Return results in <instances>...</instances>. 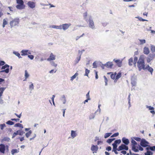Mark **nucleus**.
I'll return each instance as SVG.
<instances>
[{
	"label": "nucleus",
	"mask_w": 155,
	"mask_h": 155,
	"mask_svg": "<svg viewBox=\"0 0 155 155\" xmlns=\"http://www.w3.org/2000/svg\"><path fill=\"white\" fill-rule=\"evenodd\" d=\"M136 18H138V19L140 21H147V20L146 19H143L141 17H136Z\"/></svg>",
	"instance_id": "obj_57"
},
{
	"label": "nucleus",
	"mask_w": 155,
	"mask_h": 155,
	"mask_svg": "<svg viewBox=\"0 0 155 155\" xmlns=\"http://www.w3.org/2000/svg\"><path fill=\"white\" fill-rule=\"evenodd\" d=\"M131 143L132 144V146H136V145L137 144V142L134 140L133 138H131Z\"/></svg>",
	"instance_id": "obj_22"
},
{
	"label": "nucleus",
	"mask_w": 155,
	"mask_h": 155,
	"mask_svg": "<svg viewBox=\"0 0 155 155\" xmlns=\"http://www.w3.org/2000/svg\"><path fill=\"white\" fill-rule=\"evenodd\" d=\"M137 60L138 58L137 57L135 56L134 57V64L135 66L136 65V64L137 61Z\"/></svg>",
	"instance_id": "obj_42"
},
{
	"label": "nucleus",
	"mask_w": 155,
	"mask_h": 155,
	"mask_svg": "<svg viewBox=\"0 0 155 155\" xmlns=\"http://www.w3.org/2000/svg\"><path fill=\"white\" fill-rule=\"evenodd\" d=\"M121 143V140L120 139H118L115 140L114 143L112 144L116 146H117Z\"/></svg>",
	"instance_id": "obj_19"
},
{
	"label": "nucleus",
	"mask_w": 155,
	"mask_h": 155,
	"mask_svg": "<svg viewBox=\"0 0 155 155\" xmlns=\"http://www.w3.org/2000/svg\"><path fill=\"white\" fill-rule=\"evenodd\" d=\"M147 147H148L146 148V149L147 151L149 150L152 151H155V146H150L148 145Z\"/></svg>",
	"instance_id": "obj_14"
},
{
	"label": "nucleus",
	"mask_w": 155,
	"mask_h": 155,
	"mask_svg": "<svg viewBox=\"0 0 155 155\" xmlns=\"http://www.w3.org/2000/svg\"><path fill=\"white\" fill-rule=\"evenodd\" d=\"M119 134L118 132L115 133L113 134L111 137H117L119 135Z\"/></svg>",
	"instance_id": "obj_51"
},
{
	"label": "nucleus",
	"mask_w": 155,
	"mask_h": 155,
	"mask_svg": "<svg viewBox=\"0 0 155 155\" xmlns=\"http://www.w3.org/2000/svg\"><path fill=\"white\" fill-rule=\"evenodd\" d=\"M19 131H18V130L16 131V132H14L13 133L12 136V138H14L15 137V136L16 135L18 134V132H19Z\"/></svg>",
	"instance_id": "obj_48"
},
{
	"label": "nucleus",
	"mask_w": 155,
	"mask_h": 155,
	"mask_svg": "<svg viewBox=\"0 0 155 155\" xmlns=\"http://www.w3.org/2000/svg\"><path fill=\"white\" fill-rule=\"evenodd\" d=\"M5 63V62L3 61H0V66L4 65Z\"/></svg>",
	"instance_id": "obj_59"
},
{
	"label": "nucleus",
	"mask_w": 155,
	"mask_h": 155,
	"mask_svg": "<svg viewBox=\"0 0 155 155\" xmlns=\"http://www.w3.org/2000/svg\"><path fill=\"white\" fill-rule=\"evenodd\" d=\"M117 74V73L115 72L114 74H111L110 75V77L113 79H114L116 78V76Z\"/></svg>",
	"instance_id": "obj_39"
},
{
	"label": "nucleus",
	"mask_w": 155,
	"mask_h": 155,
	"mask_svg": "<svg viewBox=\"0 0 155 155\" xmlns=\"http://www.w3.org/2000/svg\"><path fill=\"white\" fill-rule=\"evenodd\" d=\"M143 52L145 54H148L150 53V50L149 48L145 47L143 48Z\"/></svg>",
	"instance_id": "obj_17"
},
{
	"label": "nucleus",
	"mask_w": 155,
	"mask_h": 155,
	"mask_svg": "<svg viewBox=\"0 0 155 155\" xmlns=\"http://www.w3.org/2000/svg\"><path fill=\"white\" fill-rule=\"evenodd\" d=\"M71 25V23H65L61 25V29L64 31L67 30Z\"/></svg>",
	"instance_id": "obj_6"
},
{
	"label": "nucleus",
	"mask_w": 155,
	"mask_h": 155,
	"mask_svg": "<svg viewBox=\"0 0 155 155\" xmlns=\"http://www.w3.org/2000/svg\"><path fill=\"white\" fill-rule=\"evenodd\" d=\"M132 149L134 152H137L139 151V150L136 148V146H132Z\"/></svg>",
	"instance_id": "obj_32"
},
{
	"label": "nucleus",
	"mask_w": 155,
	"mask_h": 155,
	"mask_svg": "<svg viewBox=\"0 0 155 155\" xmlns=\"http://www.w3.org/2000/svg\"><path fill=\"white\" fill-rule=\"evenodd\" d=\"M51 27L53 28H56V29H61V25H60V26L53 25L51 26Z\"/></svg>",
	"instance_id": "obj_28"
},
{
	"label": "nucleus",
	"mask_w": 155,
	"mask_h": 155,
	"mask_svg": "<svg viewBox=\"0 0 155 155\" xmlns=\"http://www.w3.org/2000/svg\"><path fill=\"white\" fill-rule=\"evenodd\" d=\"M19 152L16 149H13L11 150V153L12 154L14 155L15 153H18Z\"/></svg>",
	"instance_id": "obj_31"
},
{
	"label": "nucleus",
	"mask_w": 155,
	"mask_h": 155,
	"mask_svg": "<svg viewBox=\"0 0 155 155\" xmlns=\"http://www.w3.org/2000/svg\"><path fill=\"white\" fill-rule=\"evenodd\" d=\"M55 59V56L52 53H51L50 54V57L48 58L47 60L50 61L52 60H54Z\"/></svg>",
	"instance_id": "obj_16"
},
{
	"label": "nucleus",
	"mask_w": 155,
	"mask_h": 155,
	"mask_svg": "<svg viewBox=\"0 0 155 155\" xmlns=\"http://www.w3.org/2000/svg\"><path fill=\"white\" fill-rule=\"evenodd\" d=\"M104 78L105 79V85L107 86V82L108 81V80L105 76H104Z\"/></svg>",
	"instance_id": "obj_56"
},
{
	"label": "nucleus",
	"mask_w": 155,
	"mask_h": 155,
	"mask_svg": "<svg viewBox=\"0 0 155 155\" xmlns=\"http://www.w3.org/2000/svg\"><path fill=\"white\" fill-rule=\"evenodd\" d=\"M61 100L62 101L63 104H65L66 103V100L64 95H63L62 96L61 98Z\"/></svg>",
	"instance_id": "obj_26"
},
{
	"label": "nucleus",
	"mask_w": 155,
	"mask_h": 155,
	"mask_svg": "<svg viewBox=\"0 0 155 155\" xmlns=\"http://www.w3.org/2000/svg\"><path fill=\"white\" fill-rule=\"evenodd\" d=\"M28 57L31 60H32L34 58V56L32 55H28Z\"/></svg>",
	"instance_id": "obj_62"
},
{
	"label": "nucleus",
	"mask_w": 155,
	"mask_h": 155,
	"mask_svg": "<svg viewBox=\"0 0 155 155\" xmlns=\"http://www.w3.org/2000/svg\"><path fill=\"white\" fill-rule=\"evenodd\" d=\"M112 149L111 147L110 146H108L107 147H106V150L109 151L110 150H111Z\"/></svg>",
	"instance_id": "obj_55"
},
{
	"label": "nucleus",
	"mask_w": 155,
	"mask_h": 155,
	"mask_svg": "<svg viewBox=\"0 0 155 155\" xmlns=\"http://www.w3.org/2000/svg\"><path fill=\"white\" fill-rule=\"evenodd\" d=\"M9 66L7 64H5V65H3L1 69H4L0 71V73H2L5 72L6 74H8L9 72Z\"/></svg>",
	"instance_id": "obj_4"
},
{
	"label": "nucleus",
	"mask_w": 155,
	"mask_h": 155,
	"mask_svg": "<svg viewBox=\"0 0 155 155\" xmlns=\"http://www.w3.org/2000/svg\"><path fill=\"white\" fill-rule=\"evenodd\" d=\"M8 24V22L7 21L5 20V19H4L3 20V24H2V27L3 28H4L5 26L7 25Z\"/></svg>",
	"instance_id": "obj_35"
},
{
	"label": "nucleus",
	"mask_w": 155,
	"mask_h": 155,
	"mask_svg": "<svg viewBox=\"0 0 155 155\" xmlns=\"http://www.w3.org/2000/svg\"><path fill=\"white\" fill-rule=\"evenodd\" d=\"M16 2L18 4L24 5V2L22 0H16Z\"/></svg>",
	"instance_id": "obj_36"
},
{
	"label": "nucleus",
	"mask_w": 155,
	"mask_h": 155,
	"mask_svg": "<svg viewBox=\"0 0 155 155\" xmlns=\"http://www.w3.org/2000/svg\"><path fill=\"white\" fill-rule=\"evenodd\" d=\"M133 59L132 58H131L129 59L128 64L130 66H132L133 65Z\"/></svg>",
	"instance_id": "obj_30"
},
{
	"label": "nucleus",
	"mask_w": 155,
	"mask_h": 155,
	"mask_svg": "<svg viewBox=\"0 0 155 155\" xmlns=\"http://www.w3.org/2000/svg\"><path fill=\"white\" fill-rule=\"evenodd\" d=\"M6 87H0V92L3 93V91H4Z\"/></svg>",
	"instance_id": "obj_58"
},
{
	"label": "nucleus",
	"mask_w": 155,
	"mask_h": 155,
	"mask_svg": "<svg viewBox=\"0 0 155 155\" xmlns=\"http://www.w3.org/2000/svg\"><path fill=\"white\" fill-rule=\"evenodd\" d=\"M81 54L79 57H78L76 58V59L75 61V64H77L78 63L79 61L80 60L81 58Z\"/></svg>",
	"instance_id": "obj_29"
},
{
	"label": "nucleus",
	"mask_w": 155,
	"mask_h": 155,
	"mask_svg": "<svg viewBox=\"0 0 155 155\" xmlns=\"http://www.w3.org/2000/svg\"><path fill=\"white\" fill-rule=\"evenodd\" d=\"M151 50L152 52L153 53L155 52V46L153 45H151L150 46Z\"/></svg>",
	"instance_id": "obj_41"
},
{
	"label": "nucleus",
	"mask_w": 155,
	"mask_h": 155,
	"mask_svg": "<svg viewBox=\"0 0 155 155\" xmlns=\"http://www.w3.org/2000/svg\"><path fill=\"white\" fill-rule=\"evenodd\" d=\"M111 133H106L104 135V137L105 138H107L108 137H110L112 134Z\"/></svg>",
	"instance_id": "obj_34"
},
{
	"label": "nucleus",
	"mask_w": 155,
	"mask_h": 155,
	"mask_svg": "<svg viewBox=\"0 0 155 155\" xmlns=\"http://www.w3.org/2000/svg\"><path fill=\"white\" fill-rule=\"evenodd\" d=\"M89 17V19H86V21L87 22H89V27L92 29H95L94 23L93 21L92 16L90 15Z\"/></svg>",
	"instance_id": "obj_2"
},
{
	"label": "nucleus",
	"mask_w": 155,
	"mask_h": 155,
	"mask_svg": "<svg viewBox=\"0 0 155 155\" xmlns=\"http://www.w3.org/2000/svg\"><path fill=\"white\" fill-rule=\"evenodd\" d=\"M71 136L73 138L76 137V134L75 131L73 130L71 131Z\"/></svg>",
	"instance_id": "obj_24"
},
{
	"label": "nucleus",
	"mask_w": 155,
	"mask_h": 155,
	"mask_svg": "<svg viewBox=\"0 0 155 155\" xmlns=\"http://www.w3.org/2000/svg\"><path fill=\"white\" fill-rule=\"evenodd\" d=\"M16 7L18 9L21 10L25 8V5H24L18 4L16 6Z\"/></svg>",
	"instance_id": "obj_18"
},
{
	"label": "nucleus",
	"mask_w": 155,
	"mask_h": 155,
	"mask_svg": "<svg viewBox=\"0 0 155 155\" xmlns=\"http://www.w3.org/2000/svg\"><path fill=\"white\" fill-rule=\"evenodd\" d=\"M140 42V44L141 45L146 43V40L145 39H139Z\"/></svg>",
	"instance_id": "obj_47"
},
{
	"label": "nucleus",
	"mask_w": 155,
	"mask_h": 155,
	"mask_svg": "<svg viewBox=\"0 0 155 155\" xmlns=\"http://www.w3.org/2000/svg\"><path fill=\"white\" fill-rule=\"evenodd\" d=\"M32 133V131L31 130H29L28 132L25 134V136L27 138H28L31 135Z\"/></svg>",
	"instance_id": "obj_37"
},
{
	"label": "nucleus",
	"mask_w": 155,
	"mask_h": 155,
	"mask_svg": "<svg viewBox=\"0 0 155 155\" xmlns=\"http://www.w3.org/2000/svg\"><path fill=\"white\" fill-rule=\"evenodd\" d=\"M112 145L113 146V149L112 151L117 150L118 151H120V150H119V147L118 148H117V146H116L112 144Z\"/></svg>",
	"instance_id": "obj_25"
},
{
	"label": "nucleus",
	"mask_w": 155,
	"mask_h": 155,
	"mask_svg": "<svg viewBox=\"0 0 155 155\" xmlns=\"http://www.w3.org/2000/svg\"><path fill=\"white\" fill-rule=\"evenodd\" d=\"M15 127H21V128H23V127L22 124H20V123H18L16 124L15 125Z\"/></svg>",
	"instance_id": "obj_33"
},
{
	"label": "nucleus",
	"mask_w": 155,
	"mask_h": 155,
	"mask_svg": "<svg viewBox=\"0 0 155 155\" xmlns=\"http://www.w3.org/2000/svg\"><path fill=\"white\" fill-rule=\"evenodd\" d=\"M90 70H88L87 69H86L85 71V74H84V75L88 76V74L90 72Z\"/></svg>",
	"instance_id": "obj_49"
},
{
	"label": "nucleus",
	"mask_w": 155,
	"mask_h": 155,
	"mask_svg": "<svg viewBox=\"0 0 155 155\" xmlns=\"http://www.w3.org/2000/svg\"><path fill=\"white\" fill-rule=\"evenodd\" d=\"M137 63V66L139 71H140L141 69L143 70L145 68V65L144 55H142L140 56Z\"/></svg>",
	"instance_id": "obj_1"
},
{
	"label": "nucleus",
	"mask_w": 155,
	"mask_h": 155,
	"mask_svg": "<svg viewBox=\"0 0 155 155\" xmlns=\"http://www.w3.org/2000/svg\"><path fill=\"white\" fill-rule=\"evenodd\" d=\"M19 131L18 132V135L20 136H22L23 134L25 133V132L21 130H18Z\"/></svg>",
	"instance_id": "obj_52"
},
{
	"label": "nucleus",
	"mask_w": 155,
	"mask_h": 155,
	"mask_svg": "<svg viewBox=\"0 0 155 155\" xmlns=\"http://www.w3.org/2000/svg\"><path fill=\"white\" fill-rule=\"evenodd\" d=\"M27 5L31 8H33L35 6V3L32 1H28Z\"/></svg>",
	"instance_id": "obj_10"
},
{
	"label": "nucleus",
	"mask_w": 155,
	"mask_h": 155,
	"mask_svg": "<svg viewBox=\"0 0 155 155\" xmlns=\"http://www.w3.org/2000/svg\"><path fill=\"white\" fill-rule=\"evenodd\" d=\"M31 84L29 85V88L30 90L31 91L34 89V85L33 83L31 82Z\"/></svg>",
	"instance_id": "obj_50"
},
{
	"label": "nucleus",
	"mask_w": 155,
	"mask_h": 155,
	"mask_svg": "<svg viewBox=\"0 0 155 155\" xmlns=\"http://www.w3.org/2000/svg\"><path fill=\"white\" fill-rule=\"evenodd\" d=\"M153 153L150 151H147L144 153L145 155H152Z\"/></svg>",
	"instance_id": "obj_46"
},
{
	"label": "nucleus",
	"mask_w": 155,
	"mask_h": 155,
	"mask_svg": "<svg viewBox=\"0 0 155 155\" xmlns=\"http://www.w3.org/2000/svg\"><path fill=\"white\" fill-rule=\"evenodd\" d=\"M149 143L144 139L143 138L140 142V145L142 147H145L148 146Z\"/></svg>",
	"instance_id": "obj_5"
},
{
	"label": "nucleus",
	"mask_w": 155,
	"mask_h": 155,
	"mask_svg": "<svg viewBox=\"0 0 155 155\" xmlns=\"http://www.w3.org/2000/svg\"><path fill=\"white\" fill-rule=\"evenodd\" d=\"M19 23V18H17L14 19L12 21L10 22V25L11 26V28L12 27L17 26H18V24Z\"/></svg>",
	"instance_id": "obj_3"
},
{
	"label": "nucleus",
	"mask_w": 155,
	"mask_h": 155,
	"mask_svg": "<svg viewBox=\"0 0 155 155\" xmlns=\"http://www.w3.org/2000/svg\"><path fill=\"white\" fill-rule=\"evenodd\" d=\"M89 93H90V91H89L87 93V94H86V97H87V99H90V100H91V98H90V95H89Z\"/></svg>",
	"instance_id": "obj_61"
},
{
	"label": "nucleus",
	"mask_w": 155,
	"mask_h": 155,
	"mask_svg": "<svg viewBox=\"0 0 155 155\" xmlns=\"http://www.w3.org/2000/svg\"><path fill=\"white\" fill-rule=\"evenodd\" d=\"M98 149V147L97 145H92L91 148V150L92 151H97Z\"/></svg>",
	"instance_id": "obj_15"
},
{
	"label": "nucleus",
	"mask_w": 155,
	"mask_h": 155,
	"mask_svg": "<svg viewBox=\"0 0 155 155\" xmlns=\"http://www.w3.org/2000/svg\"><path fill=\"white\" fill-rule=\"evenodd\" d=\"M10 140V138L9 137H4L1 140V142L2 143H3L5 141L9 142Z\"/></svg>",
	"instance_id": "obj_20"
},
{
	"label": "nucleus",
	"mask_w": 155,
	"mask_h": 155,
	"mask_svg": "<svg viewBox=\"0 0 155 155\" xmlns=\"http://www.w3.org/2000/svg\"><path fill=\"white\" fill-rule=\"evenodd\" d=\"M6 146L3 143L0 144V152L4 153L6 148Z\"/></svg>",
	"instance_id": "obj_9"
},
{
	"label": "nucleus",
	"mask_w": 155,
	"mask_h": 155,
	"mask_svg": "<svg viewBox=\"0 0 155 155\" xmlns=\"http://www.w3.org/2000/svg\"><path fill=\"white\" fill-rule=\"evenodd\" d=\"M28 51V50H22L21 51V53H22L21 54V56H24L28 55L27 52Z\"/></svg>",
	"instance_id": "obj_21"
},
{
	"label": "nucleus",
	"mask_w": 155,
	"mask_h": 155,
	"mask_svg": "<svg viewBox=\"0 0 155 155\" xmlns=\"http://www.w3.org/2000/svg\"><path fill=\"white\" fill-rule=\"evenodd\" d=\"M6 124L9 125H12L14 124V123L11 120H8L6 122Z\"/></svg>",
	"instance_id": "obj_40"
},
{
	"label": "nucleus",
	"mask_w": 155,
	"mask_h": 155,
	"mask_svg": "<svg viewBox=\"0 0 155 155\" xmlns=\"http://www.w3.org/2000/svg\"><path fill=\"white\" fill-rule=\"evenodd\" d=\"M121 76V73L119 72L117 74L116 76V80H118Z\"/></svg>",
	"instance_id": "obj_38"
},
{
	"label": "nucleus",
	"mask_w": 155,
	"mask_h": 155,
	"mask_svg": "<svg viewBox=\"0 0 155 155\" xmlns=\"http://www.w3.org/2000/svg\"><path fill=\"white\" fill-rule=\"evenodd\" d=\"M155 57V54L154 53L152 54H150L148 57L150 59H151L152 60H153Z\"/></svg>",
	"instance_id": "obj_23"
},
{
	"label": "nucleus",
	"mask_w": 155,
	"mask_h": 155,
	"mask_svg": "<svg viewBox=\"0 0 155 155\" xmlns=\"http://www.w3.org/2000/svg\"><path fill=\"white\" fill-rule=\"evenodd\" d=\"M146 107L147 108H148L149 110H150V113L152 114L153 115L155 114V112L154 111V108L153 107H151V106H148V105L146 106Z\"/></svg>",
	"instance_id": "obj_11"
},
{
	"label": "nucleus",
	"mask_w": 155,
	"mask_h": 155,
	"mask_svg": "<svg viewBox=\"0 0 155 155\" xmlns=\"http://www.w3.org/2000/svg\"><path fill=\"white\" fill-rule=\"evenodd\" d=\"M93 68H96L97 67V64L96 63V62H94L93 64Z\"/></svg>",
	"instance_id": "obj_60"
},
{
	"label": "nucleus",
	"mask_w": 155,
	"mask_h": 155,
	"mask_svg": "<svg viewBox=\"0 0 155 155\" xmlns=\"http://www.w3.org/2000/svg\"><path fill=\"white\" fill-rule=\"evenodd\" d=\"M78 75V74L76 73L75 74L71 77V80L72 81L74 79H75L76 76Z\"/></svg>",
	"instance_id": "obj_44"
},
{
	"label": "nucleus",
	"mask_w": 155,
	"mask_h": 155,
	"mask_svg": "<svg viewBox=\"0 0 155 155\" xmlns=\"http://www.w3.org/2000/svg\"><path fill=\"white\" fill-rule=\"evenodd\" d=\"M106 142L107 143H108L109 144L110 143L112 142V140L111 138H109L106 141Z\"/></svg>",
	"instance_id": "obj_64"
},
{
	"label": "nucleus",
	"mask_w": 155,
	"mask_h": 155,
	"mask_svg": "<svg viewBox=\"0 0 155 155\" xmlns=\"http://www.w3.org/2000/svg\"><path fill=\"white\" fill-rule=\"evenodd\" d=\"M148 71L149 72H150L151 73V74H152V72L153 71V69L151 67H150L149 68H148V69H147Z\"/></svg>",
	"instance_id": "obj_54"
},
{
	"label": "nucleus",
	"mask_w": 155,
	"mask_h": 155,
	"mask_svg": "<svg viewBox=\"0 0 155 155\" xmlns=\"http://www.w3.org/2000/svg\"><path fill=\"white\" fill-rule=\"evenodd\" d=\"M29 74H28L27 70L25 71V79H26L29 77Z\"/></svg>",
	"instance_id": "obj_43"
},
{
	"label": "nucleus",
	"mask_w": 155,
	"mask_h": 155,
	"mask_svg": "<svg viewBox=\"0 0 155 155\" xmlns=\"http://www.w3.org/2000/svg\"><path fill=\"white\" fill-rule=\"evenodd\" d=\"M6 127V125L5 124H1L0 125V127L1 129L2 130H3L4 128Z\"/></svg>",
	"instance_id": "obj_53"
},
{
	"label": "nucleus",
	"mask_w": 155,
	"mask_h": 155,
	"mask_svg": "<svg viewBox=\"0 0 155 155\" xmlns=\"http://www.w3.org/2000/svg\"><path fill=\"white\" fill-rule=\"evenodd\" d=\"M133 138L134 140H136L137 141H141L142 140V139H141L140 137H133Z\"/></svg>",
	"instance_id": "obj_45"
},
{
	"label": "nucleus",
	"mask_w": 155,
	"mask_h": 155,
	"mask_svg": "<svg viewBox=\"0 0 155 155\" xmlns=\"http://www.w3.org/2000/svg\"><path fill=\"white\" fill-rule=\"evenodd\" d=\"M87 12H85L83 14V16H84V19H85V20L86 19H87L86 18V17H87Z\"/></svg>",
	"instance_id": "obj_63"
},
{
	"label": "nucleus",
	"mask_w": 155,
	"mask_h": 155,
	"mask_svg": "<svg viewBox=\"0 0 155 155\" xmlns=\"http://www.w3.org/2000/svg\"><path fill=\"white\" fill-rule=\"evenodd\" d=\"M100 63L104 66L108 68H111L112 67L113 65V64L112 62L108 61L107 62L106 64H102L101 62H100Z\"/></svg>",
	"instance_id": "obj_7"
},
{
	"label": "nucleus",
	"mask_w": 155,
	"mask_h": 155,
	"mask_svg": "<svg viewBox=\"0 0 155 155\" xmlns=\"http://www.w3.org/2000/svg\"><path fill=\"white\" fill-rule=\"evenodd\" d=\"M113 61L117 63L118 67H120L121 66L122 61L119 59H114Z\"/></svg>",
	"instance_id": "obj_13"
},
{
	"label": "nucleus",
	"mask_w": 155,
	"mask_h": 155,
	"mask_svg": "<svg viewBox=\"0 0 155 155\" xmlns=\"http://www.w3.org/2000/svg\"><path fill=\"white\" fill-rule=\"evenodd\" d=\"M122 142L125 145H128L130 143L129 140L125 137H124L122 138Z\"/></svg>",
	"instance_id": "obj_12"
},
{
	"label": "nucleus",
	"mask_w": 155,
	"mask_h": 155,
	"mask_svg": "<svg viewBox=\"0 0 155 155\" xmlns=\"http://www.w3.org/2000/svg\"><path fill=\"white\" fill-rule=\"evenodd\" d=\"M13 53L16 56H17L19 58H21V57L20 56V54L18 52L16 51H14Z\"/></svg>",
	"instance_id": "obj_27"
},
{
	"label": "nucleus",
	"mask_w": 155,
	"mask_h": 155,
	"mask_svg": "<svg viewBox=\"0 0 155 155\" xmlns=\"http://www.w3.org/2000/svg\"><path fill=\"white\" fill-rule=\"evenodd\" d=\"M127 145H125L124 144H122L119 147V150H128L129 148Z\"/></svg>",
	"instance_id": "obj_8"
}]
</instances>
